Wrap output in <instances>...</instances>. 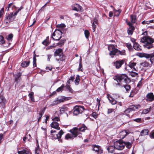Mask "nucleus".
Segmentation results:
<instances>
[{
  "label": "nucleus",
  "instance_id": "f257e3e1",
  "mask_svg": "<svg viewBox=\"0 0 154 154\" xmlns=\"http://www.w3.org/2000/svg\"><path fill=\"white\" fill-rule=\"evenodd\" d=\"M140 42L144 43V48L150 49L153 48L154 39L149 36H144L141 38Z\"/></svg>",
  "mask_w": 154,
  "mask_h": 154
},
{
  "label": "nucleus",
  "instance_id": "f03ea898",
  "mask_svg": "<svg viewBox=\"0 0 154 154\" xmlns=\"http://www.w3.org/2000/svg\"><path fill=\"white\" fill-rule=\"evenodd\" d=\"M64 132L62 130H61L57 133L51 134V137L52 140L58 139V140L61 143L63 142L62 140L61 139V137Z\"/></svg>",
  "mask_w": 154,
  "mask_h": 154
},
{
  "label": "nucleus",
  "instance_id": "7ed1b4c3",
  "mask_svg": "<svg viewBox=\"0 0 154 154\" xmlns=\"http://www.w3.org/2000/svg\"><path fill=\"white\" fill-rule=\"evenodd\" d=\"M116 45H109L108 46V49L110 51L109 55L112 58H113L114 56L117 54L118 49L116 48Z\"/></svg>",
  "mask_w": 154,
  "mask_h": 154
},
{
  "label": "nucleus",
  "instance_id": "20e7f679",
  "mask_svg": "<svg viewBox=\"0 0 154 154\" xmlns=\"http://www.w3.org/2000/svg\"><path fill=\"white\" fill-rule=\"evenodd\" d=\"M116 79L119 82L122 81L126 83L130 82V80L126 74H122L116 76Z\"/></svg>",
  "mask_w": 154,
  "mask_h": 154
},
{
  "label": "nucleus",
  "instance_id": "39448f33",
  "mask_svg": "<svg viewBox=\"0 0 154 154\" xmlns=\"http://www.w3.org/2000/svg\"><path fill=\"white\" fill-rule=\"evenodd\" d=\"M62 32L60 30H56L52 34V38L54 40H59L62 37Z\"/></svg>",
  "mask_w": 154,
  "mask_h": 154
},
{
  "label": "nucleus",
  "instance_id": "423d86ee",
  "mask_svg": "<svg viewBox=\"0 0 154 154\" xmlns=\"http://www.w3.org/2000/svg\"><path fill=\"white\" fill-rule=\"evenodd\" d=\"M124 141L122 140H119L115 142L114 143L115 148L119 150L123 149L125 147V145L123 144Z\"/></svg>",
  "mask_w": 154,
  "mask_h": 154
},
{
  "label": "nucleus",
  "instance_id": "0eeeda50",
  "mask_svg": "<svg viewBox=\"0 0 154 154\" xmlns=\"http://www.w3.org/2000/svg\"><path fill=\"white\" fill-rule=\"evenodd\" d=\"M140 107V105L131 106H130V108L127 109L124 111V113L128 116L129 117L130 115L128 113H130L132 111H135Z\"/></svg>",
  "mask_w": 154,
  "mask_h": 154
},
{
  "label": "nucleus",
  "instance_id": "6e6552de",
  "mask_svg": "<svg viewBox=\"0 0 154 154\" xmlns=\"http://www.w3.org/2000/svg\"><path fill=\"white\" fill-rule=\"evenodd\" d=\"M84 109L82 106H75L74 107L73 113L74 115L76 116L82 112Z\"/></svg>",
  "mask_w": 154,
  "mask_h": 154
},
{
  "label": "nucleus",
  "instance_id": "1a4fd4ad",
  "mask_svg": "<svg viewBox=\"0 0 154 154\" xmlns=\"http://www.w3.org/2000/svg\"><path fill=\"white\" fill-rule=\"evenodd\" d=\"M14 14L13 13H11L10 14H6L5 15L4 21L6 24L9 23L11 22L14 19Z\"/></svg>",
  "mask_w": 154,
  "mask_h": 154
},
{
  "label": "nucleus",
  "instance_id": "9d476101",
  "mask_svg": "<svg viewBox=\"0 0 154 154\" xmlns=\"http://www.w3.org/2000/svg\"><path fill=\"white\" fill-rule=\"evenodd\" d=\"M54 55L55 57L57 56H59V59H56V60L57 61H58L59 60L62 61L64 59L63 58V50L59 48L57 49L54 53Z\"/></svg>",
  "mask_w": 154,
  "mask_h": 154
},
{
  "label": "nucleus",
  "instance_id": "9b49d317",
  "mask_svg": "<svg viewBox=\"0 0 154 154\" xmlns=\"http://www.w3.org/2000/svg\"><path fill=\"white\" fill-rule=\"evenodd\" d=\"M124 60H117L115 62L113 63V66L116 69H119L120 68L122 65L124 64Z\"/></svg>",
  "mask_w": 154,
  "mask_h": 154
},
{
  "label": "nucleus",
  "instance_id": "f8f14e48",
  "mask_svg": "<svg viewBox=\"0 0 154 154\" xmlns=\"http://www.w3.org/2000/svg\"><path fill=\"white\" fill-rule=\"evenodd\" d=\"M69 132L72 134V135L74 138L77 137L79 134H81V133L79 132L78 128L77 127L73 128L70 130Z\"/></svg>",
  "mask_w": 154,
  "mask_h": 154
},
{
  "label": "nucleus",
  "instance_id": "ddd939ff",
  "mask_svg": "<svg viewBox=\"0 0 154 154\" xmlns=\"http://www.w3.org/2000/svg\"><path fill=\"white\" fill-rule=\"evenodd\" d=\"M130 133L129 130L128 129L124 130L121 132L119 134L120 137L121 139H123L126 136Z\"/></svg>",
  "mask_w": 154,
  "mask_h": 154
},
{
  "label": "nucleus",
  "instance_id": "4468645a",
  "mask_svg": "<svg viewBox=\"0 0 154 154\" xmlns=\"http://www.w3.org/2000/svg\"><path fill=\"white\" fill-rule=\"evenodd\" d=\"M146 100L147 102H152L154 101V95L152 93H148L146 96Z\"/></svg>",
  "mask_w": 154,
  "mask_h": 154
},
{
  "label": "nucleus",
  "instance_id": "2eb2a0df",
  "mask_svg": "<svg viewBox=\"0 0 154 154\" xmlns=\"http://www.w3.org/2000/svg\"><path fill=\"white\" fill-rule=\"evenodd\" d=\"M6 103V100L5 97L2 95L0 94V106L5 108Z\"/></svg>",
  "mask_w": 154,
  "mask_h": 154
},
{
  "label": "nucleus",
  "instance_id": "dca6fc26",
  "mask_svg": "<svg viewBox=\"0 0 154 154\" xmlns=\"http://www.w3.org/2000/svg\"><path fill=\"white\" fill-rule=\"evenodd\" d=\"M140 57L144 56L147 58H150V60H153L154 59V54H141L139 53L138 55Z\"/></svg>",
  "mask_w": 154,
  "mask_h": 154
},
{
  "label": "nucleus",
  "instance_id": "f3484780",
  "mask_svg": "<svg viewBox=\"0 0 154 154\" xmlns=\"http://www.w3.org/2000/svg\"><path fill=\"white\" fill-rule=\"evenodd\" d=\"M53 122L51 125H59L61 124V122L59 118L57 117H55L52 119Z\"/></svg>",
  "mask_w": 154,
  "mask_h": 154
},
{
  "label": "nucleus",
  "instance_id": "a211bd4d",
  "mask_svg": "<svg viewBox=\"0 0 154 154\" xmlns=\"http://www.w3.org/2000/svg\"><path fill=\"white\" fill-rule=\"evenodd\" d=\"M136 64L137 63H136L131 61L129 63V64H128L127 66H129L132 69L137 71H138L137 68L135 67Z\"/></svg>",
  "mask_w": 154,
  "mask_h": 154
},
{
  "label": "nucleus",
  "instance_id": "6ab92c4d",
  "mask_svg": "<svg viewBox=\"0 0 154 154\" xmlns=\"http://www.w3.org/2000/svg\"><path fill=\"white\" fill-rule=\"evenodd\" d=\"M21 75V73L19 72L14 75V77L15 81L17 83L19 82V81L21 79L20 76Z\"/></svg>",
  "mask_w": 154,
  "mask_h": 154
},
{
  "label": "nucleus",
  "instance_id": "aec40b11",
  "mask_svg": "<svg viewBox=\"0 0 154 154\" xmlns=\"http://www.w3.org/2000/svg\"><path fill=\"white\" fill-rule=\"evenodd\" d=\"M133 47L135 50L137 51H140L142 50L141 46L137 42L133 44Z\"/></svg>",
  "mask_w": 154,
  "mask_h": 154
},
{
  "label": "nucleus",
  "instance_id": "412c9836",
  "mask_svg": "<svg viewBox=\"0 0 154 154\" xmlns=\"http://www.w3.org/2000/svg\"><path fill=\"white\" fill-rule=\"evenodd\" d=\"M115 149L114 146H108L107 150L109 153H112L114 152Z\"/></svg>",
  "mask_w": 154,
  "mask_h": 154
},
{
  "label": "nucleus",
  "instance_id": "4be33fe9",
  "mask_svg": "<svg viewBox=\"0 0 154 154\" xmlns=\"http://www.w3.org/2000/svg\"><path fill=\"white\" fill-rule=\"evenodd\" d=\"M57 99L60 103L70 99V97H66L64 96H62L61 98H57Z\"/></svg>",
  "mask_w": 154,
  "mask_h": 154
},
{
  "label": "nucleus",
  "instance_id": "5701e85b",
  "mask_svg": "<svg viewBox=\"0 0 154 154\" xmlns=\"http://www.w3.org/2000/svg\"><path fill=\"white\" fill-rule=\"evenodd\" d=\"M45 108H44V109H41L40 111L39 112V113H38V121H40L41 118L42 117V116L44 114V112H45Z\"/></svg>",
  "mask_w": 154,
  "mask_h": 154
},
{
  "label": "nucleus",
  "instance_id": "b1692460",
  "mask_svg": "<svg viewBox=\"0 0 154 154\" xmlns=\"http://www.w3.org/2000/svg\"><path fill=\"white\" fill-rule=\"evenodd\" d=\"M149 131L148 129H145L142 130L140 134V136H145L148 134Z\"/></svg>",
  "mask_w": 154,
  "mask_h": 154
},
{
  "label": "nucleus",
  "instance_id": "393cba45",
  "mask_svg": "<svg viewBox=\"0 0 154 154\" xmlns=\"http://www.w3.org/2000/svg\"><path fill=\"white\" fill-rule=\"evenodd\" d=\"M108 98L109 102L112 104L114 105L116 103V101L111 96L108 97Z\"/></svg>",
  "mask_w": 154,
  "mask_h": 154
},
{
  "label": "nucleus",
  "instance_id": "a878e982",
  "mask_svg": "<svg viewBox=\"0 0 154 154\" xmlns=\"http://www.w3.org/2000/svg\"><path fill=\"white\" fill-rule=\"evenodd\" d=\"M123 143L124 144V145L127 148L130 149L132 147V142L124 141Z\"/></svg>",
  "mask_w": 154,
  "mask_h": 154
},
{
  "label": "nucleus",
  "instance_id": "bb28decb",
  "mask_svg": "<svg viewBox=\"0 0 154 154\" xmlns=\"http://www.w3.org/2000/svg\"><path fill=\"white\" fill-rule=\"evenodd\" d=\"M126 54L125 50L123 49L121 51H120L118 49L117 53V55H126Z\"/></svg>",
  "mask_w": 154,
  "mask_h": 154
},
{
  "label": "nucleus",
  "instance_id": "cd10ccee",
  "mask_svg": "<svg viewBox=\"0 0 154 154\" xmlns=\"http://www.w3.org/2000/svg\"><path fill=\"white\" fill-rule=\"evenodd\" d=\"M140 65L143 67H147L149 66V64L148 62L145 61L140 63Z\"/></svg>",
  "mask_w": 154,
  "mask_h": 154
},
{
  "label": "nucleus",
  "instance_id": "c85d7f7f",
  "mask_svg": "<svg viewBox=\"0 0 154 154\" xmlns=\"http://www.w3.org/2000/svg\"><path fill=\"white\" fill-rule=\"evenodd\" d=\"M30 61H26L22 62L21 66L23 67H25L28 66L30 63Z\"/></svg>",
  "mask_w": 154,
  "mask_h": 154
},
{
  "label": "nucleus",
  "instance_id": "c756f323",
  "mask_svg": "<svg viewBox=\"0 0 154 154\" xmlns=\"http://www.w3.org/2000/svg\"><path fill=\"white\" fill-rule=\"evenodd\" d=\"M92 147L93 148L92 150L95 151L97 152H98L99 151V149L100 146L96 145H92Z\"/></svg>",
  "mask_w": 154,
  "mask_h": 154
},
{
  "label": "nucleus",
  "instance_id": "7c9ffc66",
  "mask_svg": "<svg viewBox=\"0 0 154 154\" xmlns=\"http://www.w3.org/2000/svg\"><path fill=\"white\" fill-rule=\"evenodd\" d=\"M134 29V26L130 27L128 30V33L129 35H132Z\"/></svg>",
  "mask_w": 154,
  "mask_h": 154
},
{
  "label": "nucleus",
  "instance_id": "2f4dec72",
  "mask_svg": "<svg viewBox=\"0 0 154 154\" xmlns=\"http://www.w3.org/2000/svg\"><path fill=\"white\" fill-rule=\"evenodd\" d=\"M82 126L78 128L79 132H84L86 130L88 129V128L86 126Z\"/></svg>",
  "mask_w": 154,
  "mask_h": 154
},
{
  "label": "nucleus",
  "instance_id": "473e14b6",
  "mask_svg": "<svg viewBox=\"0 0 154 154\" xmlns=\"http://www.w3.org/2000/svg\"><path fill=\"white\" fill-rule=\"evenodd\" d=\"M131 21L133 23H134L136 21V17L134 15H131Z\"/></svg>",
  "mask_w": 154,
  "mask_h": 154
},
{
  "label": "nucleus",
  "instance_id": "72a5a7b5",
  "mask_svg": "<svg viewBox=\"0 0 154 154\" xmlns=\"http://www.w3.org/2000/svg\"><path fill=\"white\" fill-rule=\"evenodd\" d=\"M74 137L70 134L68 133L66 134L65 137V138L66 140H68L69 139H73Z\"/></svg>",
  "mask_w": 154,
  "mask_h": 154
},
{
  "label": "nucleus",
  "instance_id": "f704fd0d",
  "mask_svg": "<svg viewBox=\"0 0 154 154\" xmlns=\"http://www.w3.org/2000/svg\"><path fill=\"white\" fill-rule=\"evenodd\" d=\"M33 94L34 93L33 92H31L29 93L28 96L32 101L35 102Z\"/></svg>",
  "mask_w": 154,
  "mask_h": 154
},
{
  "label": "nucleus",
  "instance_id": "c9c22d12",
  "mask_svg": "<svg viewBox=\"0 0 154 154\" xmlns=\"http://www.w3.org/2000/svg\"><path fill=\"white\" fill-rule=\"evenodd\" d=\"M65 41V39H62L60 42L57 43V45L60 47L64 45Z\"/></svg>",
  "mask_w": 154,
  "mask_h": 154
},
{
  "label": "nucleus",
  "instance_id": "e433bc0d",
  "mask_svg": "<svg viewBox=\"0 0 154 154\" xmlns=\"http://www.w3.org/2000/svg\"><path fill=\"white\" fill-rule=\"evenodd\" d=\"M60 103L59 101L58 100L57 98V99L54 100L52 103L50 105V106H54Z\"/></svg>",
  "mask_w": 154,
  "mask_h": 154
},
{
  "label": "nucleus",
  "instance_id": "4c0bfd02",
  "mask_svg": "<svg viewBox=\"0 0 154 154\" xmlns=\"http://www.w3.org/2000/svg\"><path fill=\"white\" fill-rule=\"evenodd\" d=\"M75 5L77 8L78 11L82 12L83 11V10L82 8L79 5L77 4H76Z\"/></svg>",
  "mask_w": 154,
  "mask_h": 154
},
{
  "label": "nucleus",
  "instance_id": "58836bf2",
  "mask_svg": "<svg viewBox=\"0 0 154 154\" xmlns=\"http://www.w3.org/2000/svg\"><path fill=\"white\" fill-rule=\"evenodd\" d=\"M151 107H150L149 108L144 109L143 110L142 113L144 114H146L149 112L151 109Z\"/></svg>",
  "mask_w": 154,
  "mask_h": 154
},
{
  "label": "nucleus",
  "instance_id": "ea45409f",
  "mask_svg": "<svg viewBox=\"0 0 154 154\" xmlns=\"http://www.w3.org/2000/svg\"><path fill=\"white\" fill-rule=\"evenodd\" d=\"M123 86L127 92H128L130 89L131 86L130 85H124Z\"/></svg>",
  "mask_w": 154,
  "mask_h": 154
},
{
  "label": "nucleus",
  "instance_id": "a19ab883",
  "mask_svg": "<svg viewBox=\"0 0 154 154\" xmlns=\"http://www.w3.org/2000/svg\"><path fill=\"white\" fill-rule=\"evenodd\" d=\"M48 38H49V37H47L46 39H45L42 42V44L43 45H47L49 44V41L48 40Z\"/></svg>",
  "mask_w": 154,
  "mask_h": 154
},
{
  "label": "nucleus",
  "instance_id": "79ce46f5",
  "mask_svg": "<svg viewBox=\"0 0 154 154\" xmlns=\"http://www.w3.org/2000/svg\"><path fill=\"white\" fill-rule=\"evenodd\" d=\"M36 59L35 57V54L33 57V67H35L36 66Z\"/></svg>",
  "mask_w": 154,
  "mask_h": 154
},
{
  "label": "nucleus",
  "instance_id": "37998d69",
  "mask_svg": "<svg viewBox=\"0 0 154 154\" xmlns=\"http://www.w3.org/2000/svg\"><path fill=\"white\" fill-rule=\"evenodd\" d=\"M80 81V78H79V76L78 75L76 77L75 79V84L76 85H78L79 82Z\"/></svg>",
  "mask_w": 154,
  "mask_h": 154
},
{
  "label": "nucleus",
  "instance_id": "c03bdc74",
  "mask_svg": "<svg viewBox=\"0 0 154 154\" xmlns=\"http://www.w3.org/2000/svg\"><path fill=\"white\" fill-rule=\"evenodd\" d=\"M130 75L132 77H135L138 75V73L136 72H134L133 71H131L130 73Z\"/></svg>",
  "mask_w": 154,
  "mask_h": 154
},
{
  "label": "nucleus",
  "instance_id": "a18cd8bd",
  "mask_svg": "<svg viewBox=\"0 0 154 154\" xmlns=\"http://www.w3.org/2000/svg\"><path fill=\"white\" fill-rule=\"evenodd\" d=\"M13 36V35L12 34H10L6 37V38L8 41L11 40Z\"/></svg>",
  "mask_w": 154,
  "mask_h": 154
},
{
  "label": "nucleus",
  "instance_id": "49530a36",
  "mask_svg": "<svg viewBox=\"0 0 154 154\" xmlns=\"http://www.w3.org/2000/svg\"><path fill=\"white\" fill-rule=\"evenodd\" d=\"M64 87V86L63 84L60 87L58 88L56 90V91L58 92L62 91L63 90V88Z\"/></svg>",
  "mask_w": 154,
  "mask_h": 154
},
{
  "label": "nucleus",
  "instance_id": "de8ad7c7",
  "mask_svg": "<svg viewBox=\"0 0 154 154\" xmlns=\"http://www.w3.org/2000/svg\"><path fill=\"white\" fill-rule=\"evenodd\" d=\"M14 5H13V3H11L8 4V6L6 8V9L7 11L9 10V8H11L12 9Z\"/></svg>",
  "mask_w": 154,
  "mask_h": 154
},
{
  "label": "nucleus",
  "instance_id": "09e8293b",
  "mask_svg": "<svg viewBox=\"0 0 154 154\" xmlns=\"http://www.w3.org/2000/svg\"><path fill=\"white\" fill-rule=\"evenodd\" d=\"M5 42L4 38L2 35H0V44H3Z\"/></svg>",
  "mask_w": 154,
  "mask_h": 154
},
{
  "label": "nucleus",
  "instance_id": "8fccbe9b",
  "mask_svg": "<svg viewBox=\"0 0 154 154\" xmlns=\"http://www.w3.org/2000/svg\"><path fill=\"white\" fill-rule=\"evenodd\" d=\"M126 46L128 48L129 51L132 50V46L131 43H128L126 44Z\"/></svg>",
  "mask_w": 154,
  "mask_h": 154
},
{
  "label": "nucleus",
  "instance_id": "3c124183",
  "mask_svg": "<svg viewBox=\"0 0 154 154\" xmlns=\"http://www.w3.org/2000/svg\"><path fill=\"white\" fill-rule=\"evenodd\" d=\"M74 76L72 75L71 76V77H70L69 79V80H68L67 82V83L68 84H70V82H71L73 81L74 79Z\"/></svg>",
  "mask_w": 154,
  "mask_h": 154
},
{
  "label": "nucleus",
  "instance_id": "603ef678",
  "mask_svg": "<svg viewBox=\"0 0 154 154\" xmlns=\"http://www.w3.org/2000/svg\"><path fill=\"white\" fill-rule=\"evenodd\" d=\"M23 8V7L21 6L14 13V16H16L17 13L21 10Z\"/></svg>",
  "mask_w": 154,
  "mask_h": 154
},
{
  "label": "nucleus",
  "instance_id": "864d4df0",
  "mask_svg": "<svg viewBox=\"0 0 154 154\" xmlns=\"http://www.w3.org/2000/svg\"><path fill=\"white\" fill-rule=\"evenodd\" d=\"M84 33L86 38H88L90 34L89 31L88 30H85V31Z\"/></svg>",
  "mask_w": 154,
  "mask_h": 154
},
{
  "label": "nucleus",
  "instance_id": "5fc2aeb1",
  "mask_svg": "<svg viewBox=\"0 0 154 154\" xmlns=\"http://www.w3.org/2000/svg\"><path fill=\"white\" fill-rule=\"evenodd\" d=\"M67 109L68 108L67 107L65 106H63L61 107L60 109V111H66L67 110Z\"/></svg>",
  "mask_w": 154,
  "mask_h": 154
},
{
  "label": "nucleus",
  "instance_id": "6e6d98bb",
  "mask_svg": "<svg viewBox=\"0 0 154 154\" xmlns=\"http://www.w3.org/2000/svg\"><path fill=\"white\" fill-rule=\"evenodd\" d=\"M134 121L137 122L142 123L143 122V120L141 118H137L135 119L134 120Z\"/></svg>",
  "mask_w": 154,
  "mask_h": 154
},
{
  "label": "nucleus",
  "instance_id": "4d7b16f0",
  "mask_svg": "<svg viewBox=\"0 0 154 154\" xmlns=\"http://www.w3.org/2000/svg\"><path fill=\"white\" fill-rule=\"evenodd\" d=\"M82 62L81 61H80L79 68H78V70L79 71H82Z\"/></svg>",
  "mask_w": 154,
  "mask_h": 154
},
{
  "label": "nucleus",
  "instance_id": "13d9d810",
  "mask_svg": "<svg viewBox=\"0 0 154 154\" xmlns=\"http://www.w3.org/2000/svg\"><path fill=\"white\" fill-rule=\"evenodd\" d=\"M24 154H32L30 150L27 149H25Z\"/></svg>",
  "mask_w": 154,
  "mask_h": 154
},
{
  "label": "nucleus",
  "instance_id": "bf43d9fd",
  "mask_svg": "<svg viewBox=\"0 0 154 154\" xmlns=\"http://www.w3.org/2000/svg\"><path fill=\"white\" fill-rule=\"evenodd\" d=\"M72 9L73 10L75 11H78L77 9V8L75 4H74L72 6Z\"/></svg>",
  "mask_w": 154,
  "mask_h": 154
},
{
  "label": "nucleus",
  "instance_id": "052dcab7",
  "mask_svg": "<svg viewBox=\"0 0 154 154\" xmlns=\"http://www.w3.org/2000/svg\"><path fill=\"white\" fill-rule=\"evenodd\" d=\"M114 12L116 13H117L116 14H114V16H118L119 15L120 11L119 10H116L114 11Z\"/></svg>",
  "mask_w": 154,
  "mask_h": 154
},
{
  "label": "nucleus",
  "instance_id": "680f3d73",
  "mask_svg": "<svg viewBox=\"0 0 154 154\" xmlns=\"http://www.w3.org/2000/svg\"><path fill=\"white\" fill-rule=\"evenodd\" d=\"M51 127L54 129H57V130H59L60 129V128L59 127V126H51Z\"/></svg>",
  "mask_w": 154,
  "mask_h": 154
},
{
  "label": "nucleus",
  "instance_id": "e2e57ef3",
  "mask_svg": "<svg viewBox=\"0 0 154 154\" xmlns=\"http://www.w3.org/2000/svg\"><path fill=\"white\" fill-rule=\"evenodd\" d=\"M25 149H23L21 151H19L17 152V153L18 154H24Z\"/></svg>",
  "mask_w": 154,
  "mask_h": 154
},
{
  "label": "nucleus",
  "instance_id": "0e129e2a",
  "mask_svg": "<svg viewBox=\"0 0 154 154\" xmlns=\"http://www.w3.org/2000/svg\"><path fill=\"white\" fill-rule=\"evenodd\" d=\"M142 23L143 25L149 24V22L148 21L144 20L142 22Z\"/></svg>",
  "mask_w": 154,
  "mask_h": 154
},
{
  "label": "nucleus",
  "instance_id": "69168bd1",
  "mask_svg": "<svg viewBox=\"0 0 154 154\" xmlns=\"http://www.w3.org/2000/svg\"><path fill=\"white\" fill-rule=\"evenodd\" d=\"M97 22H98V20L97 19L94 18L93 20V22L92 24H97Z\"/></svg>",
  "mask_w": 154,
  "mask_h": 154
},
{
  "label": "nucleus",
  "instance_id": "338daca9",
  "mask_svg": "<svg viewBox=\"0 0 154 154\" xmlns=\"http://www.w3.org/2000/svg\"><path fill=\"white\" fill-rule=\"evenodd\" d=\"M92 26L93 27V32H94L95 31V29L96 28V24H92Z\"/></svg>",
  "mask_w": 154,
  "mask_h": 154
},
{
  "label": "nucleus",
  "instance_id": "774afa93",
  "mask_svg": "<svg viewBox=\"0 0 154 154\" xmlns=\"http://www.w3.org/2000/svg\"><path fill=\"white\" fill-rule=\"evenodd\" d=\"M150 136L151 138H154V131L151 133Z\"/></svg>",
  "mask_w": 154,
  "mask_h": 154
}]
</instances>
